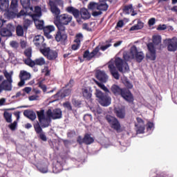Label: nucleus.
I'll list each match as a JSON object with an SVG mask.
<instances>
[{
	"mask_svg": "<svg viewBox=\"0 0 177 177\" xmlns=\"http://www.w3.org/2000/svg\"><path fill=\"white\" fill-rule=\"evenodd\" d=\"M105 44V45L102 46L100 48L99 46L95 47L91 53L89 52V50H86L84 52L83 58L86 59L87 62H91V59H93V57H99V55H97L99 50H101L102 52H104V50L109 49L111 46V40L106 41Z\"/></svg>",
	"mask_w": 177,
	"mask_h": 177,
	"instance_id": "obj_5",
	"label": "nucleus"
},
{
	"mask_svg": "<svg viewBox=\"0 0 177 177\" xmlns=\"http://www.w3.org/2000/svg\"><path fill=\"white\" fill-rule=\"evenodd\" d=\"M72 104H73L75 107H81L82 104V101L81 100H77L75 98H73Z\"/></svg>",
	"mask_w": 177,
	"mask_h": 177,
	"instance_id": "obj_42",
	"label": "nucleus"
},
{
	"mask_svg": "<svg viewBox=\"0 0 177 177\" xmlns=\"http://www.w3.org/2000/svg\"><path fill=\"white\" fill-rule=\"evenodd\" d=\"M26 15H27V12H26L24 10H21L19 12H17V17L19 19L21 16H26Z\"/></svg>",
	"mask_w": 177,
	"mask_h": 177,
	"instance_id": "obj_55",
	"label": "nucleus"
},
{
	"mask_svg": "<svg viewBox=\"0 0 177 177\" xmlns=\"http://www.w3.org/2000/svg\"><path fill=\"white\" fill-rule=\"evenodd\" d=\"M2 91H12V82H9L6 80H3L1 83Z\"/></svg>",
	"mask_w": 177,
	"mask_h": 177,
	"instance_id": "obj_28",
	"label": "nucleus"
},
{
	"mask_svg": "<svg viewBox=\"0 0 177 177\" xmlns=\"http://www.w3.org/2000/svg\"><path fill=\"white\" fill-rule=\"evenodd\" d=\"M24 115L31 121H35V119L37 118V114H35V112H34V111L31 110H25L24 111Z\"/></svg>",
	"mask_w": 177,
	"mask_h": 177,
	"instance_id": "obj_24",
	"label": "nucleus"
},
{
	"mask_svg": "<svg viewBox=\"0 0 177 177\" xmlns=\"http://www.w3.org/2000/svg\"><path fill=\"white\" fill-rule=\"evenodd\" d=\"M75 82L73 79H71L69 82L65 85V88H68V89H72L73 86H74Z\"/></svg>",
	"mask_w": 177,
	"mask_h": 177,
	"instance_id": "obj_50",
	"label": "nucleus"
},
{
	"mask_svg": "<svg viewBox=\"0 0 177 177\" xmlns=\"http://www.w3.org/2000/svg\"><path fill=\"white\" fill-rule=\"evenodd\" d=\"M84 40V35L82 33H78L75 37L74 42L75 44H77L79 45H81V41Z\"/></svg>",
	"mask_w": 177,
	"mask_h": 177,
	"instance_id": "obj_36",
	"label": "nucleus"
},
{
	"mask_svg": "<svg viewBox=\"0 0 177 177\" xmlns=\"http://www.w3.org/2000/svg\"><path fill=\"white\" fill-rule=\"evenodd\" d=\"M24 9H28L31 5L30 0H20Z\"/></svg>",
	"mask_w": 177,
	"mask_h": 177,
	"instance_id": "obj_41",
	"label": "nucleus"
},
{
	"mask_svg": "<svg viewBox=\"0 0 177 177\" xmlns=\"http://www.w3.org/2000/svg\"><path fill=\"white\" fill-rule=\"evenodd\" d=\"M167 41V50L169 52H175L177 50V37H174Z\"/></svg>",
	"mask_w": 177,
	"mask_h": 177,
	"instance_id": "obj_15",
	"label": "nucleus"
},
{
	"mask_svg": "<svg viewBox=\"0 0 177 177\" xmlns=\"http://www.w3.org/2000/svg\"><path fill=\"white\" fill-rule=\"evenodd\" d=\"M132 5H127V6H124L123 8V12H124L125 13H129V10H131L132 9Z\"/></svg>",
	"mask_w": 177,
	"mask_h": 177,
	"instance_id": "obj_53",
	"label": "nucleus"
},
{
	"mask_svg": "<svg viewBox=\"0 0 177 177\" xmlns=\"http://www.w3.org/2000/svg\"><path fill=\"white\" fill-rule=\"evenodd\" d=\"M145 27V24L142 22V21L138 20L137 24L133 26L129 31H137L138 30H142V28Z\"/></svg>",
	"mask_w": 177,
	"mask_h": 177,
	"instance_id": "obj_31",
	"label": "nucleus"
},
{
	"mask_svg": "<svg viewBox=\"0 0 177 177\" xmlns=\"http://www.w3.org/2000/svg\"><path fill=\"white\" fill-rule=\"evenodd\" d=\"M153 44H154V45H160V44H161V36H153Z\"/></svg>",
	"mask_w": 177,
	"mask_h": 177,
	"instance_id": "obj_43",
	"label": "nucleus"
},
{
	"mask_svg": "<svg viewBox=\"0 0 177 177\" xmlns=\"http://www.w3.org/2000/svg\"><path fill=\"white\" fill-rule=\"evenodd\" d=\"M84 145H92L95 142V138L91 136V134L86 133L84 136Z\"/></svg>",
	"mask_w": 177,
	"mask_h": 177,
	"instance_id": "obj_33",
	"label": "nucleus"
},
{
	"mask_svg": "<svg viewBox=\"0 0 177 177\" xmlns=\"http://www.w3.org/2000/svg\"><path fill=\"white\" fill-rule=\"evenodd\" d=\"M39 98V96L35 95H30L28 97V99L30 102H32L34 100H38V99Z\"/></svg>",
	"mask_w": 177,
	"mask_h": 177,
	"instance_id": "obj_62",
	"label": "nucleus"
},
{
	"mask_svg": "<svg viewBox=\"0 0 177 177\" xmlns=\"http://www.w3.org/2000/svg\"><path fill=\"white\" fill-rule=\"evenodd\" d=\"M97 3L91 1L88 5V9H89V10H95V9H97Z\"/></svg>",
	"mask_w": 177,
	"mask_h": 177,
	"instance_id": "obj_46",
	"label": "nucleus"
},
{
	"mask_svg": "<svg viewBox=\"0 0 177 177\" xmlns=\"http://www.w3.org/2000/svg\"><path fill=\"white\" fill-rule=\"evenodd\" d=\"M8 128L11 129V131H15L17 128V121H14L13 123H11L8 125Z\"/></svg>",
	"mask_w": 177,
	"mask_h": 177,
	"instance_id": "obj_51",
	"label": "nucleus"
},
{
	"mask_svg": "<svg viewBox=\"0 0 177 177\" xmlns=\"http://www.w3.org/2000/svg\"><path fill=\"white\" fill-rule=\"evenodd\" d=\"M4 120H6V122L10 124L12 122V113L5 111L3 113Z\"/></svg>",
	"mask_w": 177,
	"mask_h": 177,
	"instance_id": "obj_40",
	"label": "nucleus"
},
{
	"mask_svg": "<svg viewBox=\"0 0 177 177\" xmlns=\"http://www.w3.org/2000/svg\"><path fill=\"white\" fill-rule=\"evenodd\" d=\"M63 170V159L62 160H57L55 166L53 167V171L55 174H59Z\"/></svg>",
	"mask_w": 177,
	"mask_h": 177,
	"instance_id": "obj_23",
	"label": "nucleus"
},
{
	"mask_svg": "<svg viewBox=\"0 0 177 177\" xmlns=\"http://www.w3.org/2000/svg\"><path fill=\"white\" fill-rule=\"evenodd\" d=\"M115 114L116 117H118V118H120V120H124L126 115L125 109L119 108L115 110Z\"/></svg>",
	"mask_w": 177,
	"mask_h": 177,
	"instance_id": "obj_26",
	"label": "nucleus"
},
{
	"mask_svg": "<svg viewBox=\"0 0 177 177\" xmlns=\"http://www.w3.org/2000/svg\"><path fill=\"white\" fill-rule=\"evenodd\" d=\"M39 88L41 89L44 93H46L48 88L46 87V84H42V82L39 83Z\"/></svg>",
	"mask_w": 177,
	"mask_h": 177,
	"instance_id": "obj_54",
	"label": "nucleus"
},
{
	"mask_svg": "<svg viewBox=\"0 0 177 177\" xmlns=\"http://www.w3.org/2000/svg\"><path fill=\"white\" fill-rule=\"evenodd\" d=\"M45 64H46V61H45V58L39 57L35 59V60H32L28 66L32 68L35 67V66H45Z\"/></svg>",
	"mask_w": 177,
	"mask_h": 177,
	"instance_id": "obj_19",
	"label": "nucleus"
},
{
	"mask_svg": "<svg viewBox=\"0 0 177 177\" xmlns=\"http://www.w3.org/2000/svg\"><path fill=\"white\" fill-rule=\"evenodd\" d=\"M44 41L45 39L44 36L41 35L35 36L33 39L34 45H35L37 48H39L40 51L41 49H45V48H46V44L44 43Z\"/></svg>",
	"mask_w": 177,
	"mask_h": 177,
	"instance_id": "obj_12",
	"label": "nucleus"
},
{
	"mask_svg": "<svg viewBox=\"0 0 177 177\" xmlns=\"http://www.w3.org/2000/svg\"><path fill=\"white\" fill-rule=\"evenodd\" d=\"M136 121H137L138 124H136V125H145V121L142 120V118L138 117V118H136Z\"/></svg>",
	"mask_w": 177,
	"mask_h": 177,
	"instance_id": "obj_61",
	"label": "nucleus"
},
{
	"mask_svg": "<svg viewBox=\"0 0 177 177\" xmlns=\"http://www.w3.org/2000/svg\"><path fill=\"white\" fill-rule=\"evenodd\" d=\"M105 120L112 129H114L116 132H120L121 131V123H120V121L117 118L111 116V115H106Z\"/></svg>",
	"mask_w": 177,
	"mask_h": 177,
	"instance_id": "obj_7",
	"label": "nucleus"
},
{
	"mask_svg": "<svg viewBox=\"0 0 177 177\" xmlns=\"http://www.w3.org/2000/svg\"><path fill=\"white\" fill-rule=\"evenodd\" d=\"M32 24V21L29 19H25L23 23V28L24 31H27L28 30V27H30Z\"/></svg>",
	"mask_w": 177,
	"mask_h": 177,
	"instance_id": "obj_39",
	"label": "nucleus"
},
{
	"mask_svg": "<svg viewBox=\"0 0 177 177\" xmlns=\"http://www.w3.org/2000/svg\"><path fill=\"white\" fill-rule=\"evenodd\" d=\"M120 96H121V97H122L124 100H126V102H128L129 103H132V102H133V95L131 91L127 88H122Z\"/></svg>",
	"mask_w": 177,
	"mask_h": 177,
	"instance_id": "obj_11",
	"label": "nucleus"
},
{
	"mask_svg": "<svg viewBox=\"0 0 177 177\" xmlns=\"http://www.w3.org/2000/svg\"><path fill=\"white\" fill-rule=\"evenodd\" d=\"M93 90L91 87H84L82 88V93L84 99L86 100H92V93Z\"/></svg>",
	"mask_w": 177,
	"mask_h": 177,
	"instance_id": "obj_18",
	"label": "nucleus"
},
{
	"mask_svg": "<svg viewBox=\"0 0 177 177\" xmlns=\"http://www.w3.org/2000/svg\"><path fill=\"white\" fill-rule=\"evenodd\" d=\"M6 29L8 30V31H10V32H12L13 30H15V27L12 24H7Z\"/></svg>",
	"mask_w": 177,
	"mask_h": 177,
	"instance_id": "obj_59",
	"label": "nucleus"
},
{
	"mask_svg": "<svg viewBox=\"0 0 177 177\" xmlns=\"http://www.w3.org/2000/svg\"><path fill=\"white\" fill-rule=\"evenodd\" d=\"M102 11H94L92 12V16H93V17H97V16H100V15H102Z\"/></svg>",
	"mask_w": 177,
	"mask_h": 177,
	"instance_id": "obj_63",
	"label": "nucleus"
},
{
	"mask_svg": "<svg viewBox=\"0 0 177 177\" xmlns=\"http://www.w3.org/2000/svg\"><path fill=\"white\" fill-rule=\"evenodd\" d=\"M35 25L37 27V30H44V21H35Z\"/></svg>",
	"mask_w": 177,
	"mask_h": 177,
	"instance_id": "obj_45",
	"label": "nucleus"
},
{
	"mask_svg": "<svg viewBox=\"0 0 177 177\" xmlns=\"http://www.w3.org/2000/svg\"><path fill=\"white\" fill-rule=\"evenodd\" d=\"M10 45L12 48H14V49H17V48H19V43L16 41H10Z\"/></svg>",
	"mask_w": 177,
	"mask_h": 177,
	"instance_id": "obj_56",
	"label": "nucleus"
},
{
	"mask_svg": "<svg viewBox=\"0 0 177 177\" xmlns=\"http://www.w3.org/2000/svg\"><path fill=\"white\" fill-rule=\"evenodd\" d=\"M133 59L136 60L137 63H142V61L145 59V54L143 52H138L136 46V52L133 54Z\"/></svg>",
	"mask_w": 177,
	"mask_h": 177,
	"instance_id": "obj_25",
	"label": "nucleus"
},
{
	"mask_svg": "<svg viewBox=\"0 0 177 177\" xmlns=\"http://www.w3.org/2000/svg\"><path fill=\"white\" fill-rule=\"evenodd\" d=\"M63 106L64 109H67L68 111H73V106H71V103L67 101L63 103Z\"/></svg>",
	"mask_w": 177,
	"mask_h": 177,
	"instance_id": "obj_48",
	"label": "nucleus"
},
{
	"mask_svg": "<svg viewBox=\"0 0 177 177\" xmlns=\"http://www.w3.org/2000/svg\"><path fill=\"white\" fill-rule=\"evenodd\" d=\"M31 17H32V20L35 23V21H39V19H39L41 17V15H38L37 14L34 13L31 15Z\"/></svg>",
	"mask_w": 177,
	"mask_h": 177,
	"instance_id": "obj_58",
	"label": "nucleus"
},
{
	"mask_svg": "<svg viewBox=\"0 0 177 177\" xmlns=\"http://www.w3.org/2000/svg\"><path fill=\"white\" fill-rule=\"evenodd\" d=\"M136 52V46H133L130 48V52L126 51L123 53V59L124 62H129L133 59V55Z\"/></svg>",
	"mask_w": 177,
	"mask_h": 177,
	"instance_id": "obj_16",
	"label": "nucleus"
},
{
	"mask_svg": "<svg viewBox=\"0 0 177 177\" xmlns=\"http://www.w3.org/2000/svg\"><path fill=\"white\" fill-rule=\"evenodd\" d=\"M147 48L149 50V54L147 55V57L149 59V60L154 61L156 59V48H154V44L153 43H149L147 44Z\"/></svg>",
	"mask_w": 177,
	"mask_h": 177,
	"instance_id": "obj_17",
	"label": "nucleus"
},
{
	"mask_svg": "<svg viewBox=\"0 0 177 177\" xmlns=\"http://www.w3.org/2000/svg\"><path fill=\"white\" fill-rule=\"evenodd\" d=\"M158 31H164V30H167V25L163 24V25H158V28H156Z\"/></svg>",
	"mask_w": 177,
	"mask_h": 177,
	"instance_id": "obj_57",
	"label": "nucleus"
},
{
	"mask_svg": "<svg viewBox=\"0 0 177 177\" xmlns=\"http://www.w3.org/2000/svg\"><path fill=\"white\" fill-rule=\"evenodd\" d=\"M37 115L39 122H37V123L33 124L34 129L36 133L39 135V139H41V140L43 142H46L48 138H46L45 133H44L42 128H48V127H49L50 124V119L48 117L46 118V116H45V110L44 109L37 111Z\"/></svg>",
	"mask_w": 177,
	"mask_h": 177,
	"instance_id": "obj_2",
	"label": "nucleus"
},
{
	"mask_svg": "<svg viewBox=\"0 0 177 177\" xmlns=\"http://www.w3.org/2000/svg\"><path fill=\"white\" fill-rule=\"evenodd\" d=\"M43 31L44 36L47 38H52V36L50 35V32H53V31H55V26L53 25H49L47 26H44L43 28Z\"/></svg>",
	"mask_w": 177,
	"mask_h": 177,
	"instance_id": "obj_21",
	"label": "nucleus"
},
{
	"mask_svg": "<svg viewBox=\"0 0 177 177\" xmlns=\"http://www.w3.org/2000/svg\"><path fill=\"white\" fill-rule=\"evenodd\" d=\"M57 30L55 35V39L57 42H66L67 41V33H66V26H57Z\"/></svg>",
	"mask_w": 177,
	"mask_h": 177,
	"instance_id": "obj_8",
	"label": "nucleus"
},
{
	"mask_svg": "<svg viewBox=\"0 0 177 177\" xmlns=\"http://www.w3.org/2000/svg\"><path fill=\"white\" fill-rule=\"evenodd\" d=\"M16 34L17 37H24V28L22 26L18 25L16 28Z\"/></svg>",
	"mask_w": 177,
	"mask_h": 177,
	"instance_id": "obj_35",
	"label": "nucleus"
},
{
	"mask_svg": "<svg viewBox=\"0 0 177 177\" xmlns=\"http://www.w3.org/2000/svg\"><path fill=\"white\" fill-rule=\"evenodd\" d=\"M19 1L12 0L10 6V10L13 12H19Z\"/></svg>",
	"mask_w": 177,
	"mask_h": 177,
	"instance_id": "obj_32",
	"label": "nucleus"
},
{
	"mask_svg": "<svg viewBox=\"0 0 177 177\" xmlns=\"http://www.w3.org/2000/svg\"><path fill=\"white\" fill-rule=\"evenodd\" d=\"M108 68L115 80H120L118 71L120 73H128L129 71L128 63L120 57H116L114 62L110 61L108 64Z\"/></svg>",
	"mask_w": 177,
	"mask_h": 177,
	"instance_id": "obj_3",
	"label": "nucleus"
},
{
	"mask_svg": "<svg viewBox=\"0 0 177 177\" xmlns=\"http://www.w3.org/2000/svg\"><path fill=\"white\" fill-rule=\"evenodd\" d=\"M4 77L6 78V81H8V82H13V80H12V74L9 73L8 71L3 72Z\"/></svg>",
	"mask_w": 177,
	"mask_h": 177,
	"instance_id": "obj_49",
	"label": "nucleus"
},
{
	"mask_svg": "<svg viewBox=\"0 0 177 177\" xmlns=\"http://www.w3.org/2000/svg\"><path fill=\"white\" fill-rule=\"evenodd\" d=\"M111 91L113 95L120 96V95H121V92L122 91V88H121L118 85L113 84L111 87Z\"/></svg>",
	"mask_w": 177,
	"mask_h": 177,
	"instance_id": "obj_29",
	"label": "nucleus"
},
{
	"mask_svg": "<svg viewBox=\"0 0 177 177\" xmlns=\"http://www.w3.org/2000/svg\"><path fill=\"white\" fill-rule=\"evenodd\" d=\"M137 128V133H145V124H135Z\"/></svg>",
	"mask_w": 177,
	"mask_h": 177,
	"instance_id": "obj_44",
	"label": "nucleus"
},
{
	"mask_svg": "<svg viewBox=\"0 0 177 177\" xmlns=\"http://www.w3.org/2000/svg\"><path fill=\"white\" fill-rule=\"evenodd\" d=\"M35 14L40 17L42 16V11L41 10V7L39 6L35 7Z\"/></svg>",
	"mask_w": 177,
	"mask_h": 177,
	"instance_id": "obj_52",
	"label": "nucleus"
},
{
	"mask_svg": "<svg viewBox=\"0 0 177 177\" xmlns=\"http://www.w3.org/2000/svg\"><path fill=\"white\" fill-rule=\"evenodd\" d=\"M94 82L100 88V89H102V91H104L105 93L102 92V91L99 89L95 90V96L98 100V102L101 106H103L104 107H107L108 106H110L111 104V97L109 95V93H110V90L103 83H100L99 81L96 80H93Z\"/></svg>",
	"mask_w": 177,
	"mask_h": 177,
	"instance_id": "obj_4",
	"label": "nucleus"
},
{
	"mask_svg": "<svg viewBox=\"0 0 177 177\" xmlns=\"http://www.w3.org/2000/svg\"><path fill=\"white\" fill-rule=\"evenodd\" d=\"M82 28L83 30H86V31H92V28H89V25L86 23L83 24Z\"/></svg>",
	"mask_w": 177,
	"mask_h": 177,
	"instance_id": "obj_60",
	"label": "nucleus"
},
{
	"mask_svg": "<svg viewBox=\"0 0 177 177\" xmlns=\"http://www.w3.org/2000/svg\"><path fill=\"white\" fill-rule=\"evenodd\" d=\"M149 26H154L156 24V18H151L148 21Z\"/></svg>",
	"mask_w": 177,
	"mask_h": 177,
	"instance_id": "obj_64",
	"label": "nucleus"
},
{
	"mask_svg": "<svg viewBox=\"0 0 177 177\" xmlns=\"http://www.w3.org/2000/svg\"><path fill=\"white\" fill-rule=\"evenodd\" d=\"M40 52L45 57H46V59H48V60H56V59H57V51L52 50L49 47L40 48Z\"/></svg>",
	"mask_w": 177,
	"mask_h": 177,
	"instance_id": "obj_9",
	"label": "nucleus"
},
{
	"mask_svg": "<svg viewBox=\"0 0 177 177\" xmlns=\"http://www.w3.org/2000/svg\"><path fill=\"white\" fill-rule=\"evenodd\" d=\"M4 16L6 19H8V20H10L12 19H15V17H17V12L13 11V10L10 11L9 10H7L4 13Z\"/></svg>",
	"mask_w": 177,
	"mask_h": 177,
	"instance_id": "obj_27",
	"label": "nucleus"
},
{
	"mask_svg": "<svg viewBox=\"0 0 177 177\" xmlns=\"http://www.w3.org/2000/svg\"><path fill=\"white\" fill-rule=\"evenodd\" d=\"M31 78V74L26 71H21L19 73L20 82L18 83V86H24L26 81H28Z\"/></svg>",
	"mask_w": 177,
	"mask_h": 177,
	"instance_id": "obj_13",
	"label": "nucleus"
},
{
	"mask_svg": "<svg viewBox=\"0 0 177 177\" xmlns=\"http://www.w3.org/2000/svg\"><path fill=\"white\" fill-rule=\"evenodd\" d=\"M57 5L58 6H63L64 1L63 0H49L48 1L50 10L57 18V20L54 21V24L56 27H58V26H62V27L68 26V24L71 23L73 20V16L68 14L60 15V8L57 7Z\"/></svg>",
	"mask_w": 177,
	"mask_h": 177,
	"instance_id": "obj_1",
	"label": "nucleus"
},
{
	"mask_svg": "<svg viewBox=\"0 0 177 177\" xmlns=\"http://www.w3.org/2000/svg\"><path fill=\"white\" fill-rule=\"evenodd\" d=\"M24 55L27 57V59H24V62L25 63V64H26V66H28L32 61V59H31V56L32 55V50H31V48H28L25 50Z\"/></svg>",
	"mask_w": 177,
	"mask_h": 177,
	"instance_id": "obj_22",
	"label": "nucleus"
},
{
	"mask_svg": "<svg viewBox=\"0 0 177 177\" xmlns=\"http://www.w3.org/2000/svg\"><path fill=\"white\" fill-rule=\"evenodd\" d=\"M95 78H97L100 82L106 84L107 80H109V76H107V74H106L104 71L97 70L95 72Z\"/></svg>",
	"mask_w": 177,
	"mask_h": 177,
	"instance_id": "obj_14",
	"label": "nucleus"
},
{
	"mask_svg": "<svg viewBox=\"0 0 177 177\" xmlns=\"http://www.w3.org/2000/svg\"><path fill=\"white\" fill-rule=\"evenodd\" d=\"M37 168L41 174H46V172H48V166L46 165H38Z\"/></svg>",
	"mask_w": 177,
	"mask_h": 177,
	"instance_id": "obj_37",
	"label": "nucleus"
},
{
	"mask_svg": "<svg viewBox=\"0 0 177 177\" xmlns=\"http://www.w3.org/2000/svg\"><path fill=\"white\" fill-rule=\"evenodd\" d=\"M46 114L49 119L52 118L53 120H59L63 117V112L59 108L53 109V111L52 109H48Z\"/></svg>",
	"mask_w": 177,
	"mask_h": 177,
	"instance_id": "obj_10",
	"label": "nucleus"
},
{
	"mask_svg": "<svg viewBox=\"0 0 177 177\" xmlns=\"http://www.w3.org/2000/svg\"><path fill=\"white\" fill-rule=\"evenodd\" d=\"M123 84L124 86L127 88V89H132L133 88V85L132 84V83H131V82H129V80H128V79L124 80Z\"/></svg>",
	"mask_w": 177,
	"mask_h": 177,
	"instance_id": "obj_47",
	"label": "nucleus"
},
{
	"mask_svg": "<svg viewBox=\"0 0 177 177\" xmlns=\"http://www.w3.org/2000/svg\"><path fill=\"white\" fill-rule=\"evenodd\" d=\"M0 34L1 37H12V32L6 29V28H3L1 30Z\"/></svg>",
	"mask_w": 177,
	"mask_h": 177,
	"instance_id": "obj_38",
	"label": "nucleus"
},
{
	"mask_svg": "<svg viewBox=\"0 0 177 177\" xmlns=\"http://www.w3.org/2000/svg\"><path fill=\"white\" fill-rule=\"evenodd\" d=\"M66 12L73 15L75 19H78L80 15L83 20H89V18L91 17V13L88 11V9L85 8H82L80 10L73 6H68L66 8Z\"/></svg>",
	"mask_w": 177,
	"mask_h": 177,
	"instance_id": "obj_6",
	"label": "nucleus"
},
{
	"mask_svg": "<svg viewBox=\"0 0 177 177\" xmlns=\"http://www.w3.org/2000/svg\"><path fill=\"white\" fill-rule=\"evenodd\" d=\"M0 9L6 12L9 9V0H0Z\"/></svg>",
	"mask_w": 177,
	"mask_h": 177,
	"instance_id": "obj_30",
	"label": "nucleus"
},
{
	"mask_svg": "<svg viewBox=\"0 0 177 177\" xmlns=\"http://www.w3.org/2000/svg\"><path fill=\"white\" fill-rule=\"evenodd\" d=\"M109 9V5L106 3H100L97 6V10H100V12H106Z\"/></svg>",
	"mask_w": 177,
	"mask_h": 177,
	"instance_id": "obj_34",
	"label": "nucleus"
},
{
	"mask_svg": "<svg viewBox=\"0 0 177 177\" xmlns=\"http://www.w3.org/2000/svg\"><path fill=\"white\" fill-rule=\"evenodd\" d=\"M73 91L72 88H66L65 90L58 91L55 96L57 97H60V99H64V97H67V96H70L71 95V92Z\"/></svg>",
	"mask_w": 177,
	"mask_h": 177,
	"instance_id": "obj_20",
	"label": "nucleus"
}]
</instances>
